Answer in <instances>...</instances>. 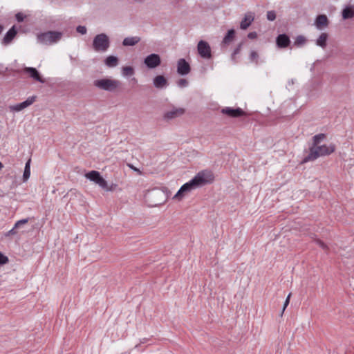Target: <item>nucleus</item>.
I'll list each match as a JSON object with an SVG mask.
<instances>
[{
  "mask_svg": "<svg viewBox=\"0 0 354 354\" xmlns=\"http://www.w3.org/2000/svg\"><path fill=\"white\" fill-rule=\"evenodd\" d=\"M335 150V145L334 144L324 145L317 147H311L309 149V153L304 158V162L313 161L319 157L328 156L333 153Z\"/></svg>",
  "mask_w": 354,
  "mask_h": 354,
  "instance_id": "f257e3e1",
  "label": "nucleus"
},
{
  "mask_svg": "<svg viewBox=\"0 0 354 354\" xmlns=\"http://www.w3.org/2000/svg\"><path fill=\"white\" fill-rule=\"evenodd\" d=\"M191 180L196 188L201 187L212 183L214 175L212 171L205 169L199 171Z\"/></svg>",
  "mask_w": 354,
  "mask_h": 354,
  "instance_id": "f03ea898",
  "label": "nucleus"
},
{
  "mask_svg": "<svg viewBox=\"0 0 354 354\" xmlns=\"http://www.w3.org/2000/svg\"><path fill=\"white\" fill-rule=\"evenodd\" d=\"M63 34L59 31H47L37 35V41L44 45H51L59 41Z\"/></svg>",
  "mask_w": 354,
  "mask_h": 354,
  "instance_id": "7ed1b4c3",
  "label": "nucleus"
},
{
  "mask_svg": "<svg viewBox=\"0 0 354 354\" xmlns=\"http://www.w3.org/2000/svg\"><path fill=\"white\" fill-rule=\"evenodd\" d=\"M92 46L96 52H106L110 47L109 37L105 33L97 35L93 38Z\"/></svg>",
  "mask_w": 354,
  "mask_h": 354,
  "instance_id": "20e7f679",
  "label": "nucleus"
},
{
  "mask_svg": "<svg viewBox=\"0 0 354 354\" xmlns=\"http://www.w3.org/2000/svg\"><path fill=\"white\" fill-rule=\"evenodd\" d=\"M120 84L121 83L119 80L108 78L97 80L93 82V85L97 88L109 92L115 91Z\"/></svg>",
  "mask_w": 354,
  "mask_h": 354,
  "instance_id": "39448f33",
  "label": "nucleus"
},
{
  "mask_svg": "<svg viewBox=\"0 0 354 354\" xmlns=\"http://www.w3.org/2000/svg\"><path fill=\"white\" fill-rule=\"evenodd\" d=\"M85 177L97 184L100 187H106V181L104 179L100 173L97 171H91L85 174Z\"/></svg>",
  "mask_w": 354,
  "mask_h": 354,
  "instance_id": "423d86ee",
  "label": "nucleus"
},
{
  "mask_svg": "<svg viewBox=\"0 0 354 354\" xmlns=\"http://www.w3.org/2000/svg\"><path fill=\"white\" fill-rule=\"evenodd\" d=\"M197 50L202 58L210 59L212 57L211 48L207 41L201 40L198 44Z\"/></svg>",
  "mask_w": 354,
  "mask_h": 354,
  "instance_id": "0eeeda50",
  "label": "nucleus"
},
{
  "mask_svg": "<svg viewBox=\"0 0 354 354\" xmlns=\"http://www.w3.org/2000/svg\"><path fill=\"white\" fill-rule=\"evenodd\" d=\"M35 100H36L35 96H31V97H28L26 100H25L24 102H23L21 103L17 104L15 105H10L8 106V109H9L10 111H11V112H19V111L24 110V109L28 107L31 104H32L35 102Z\"/></svg>",
  "mask_w": 354,
  "mask_h": 354,
  "instance_id": "6e6552de",
  "label": "nucleus"
},
{
  "mask_svg": "<svg viewBox=\"0 0 354 354\" xmlns=\"http://www.w3.org/2000/svg\"><path fill=\"white\" fill-rule=\"evenodd\" d=\"M144 64L149 68H155L161 64L160 57L159 55L156 53L150 54L145 58Z\"/></svg>",
  "mask_w": 354,
  "mask_h": 354,
  "instance_id": "1a4fd4ad",
  "label": "nucleus"
},
{
  "mask_svg": "<svg viewBox=\"0 0 354 354\" xmlns=\"http://www.w3.org/2000/svg\"><path fill=\"white\" fill-rule=\"evenodd\" d=\"M196 189L192 180L185 183L181 186L178 192L174 195V199H176L178 201H181L183 198L185 196V194L191 192L192 190Z\"/></svg>",
  "mask_w": 354,
  "mask_h": 354,
  "instance_id": "9d476101",
  "label": "nucleus"
},
{
  "mask_svg": "<svg viewBox=\"0 0 354 354\" xmlns=\"http://www.w3.org/2000/svg\"><path fill=\"white\" fill-rule=\"evenodd\" d=\"M221 113L230 118H240L246 115L241 108L225 107L221 109Z\"/></svg>",
  "mask_w": 354,
  "mask_h": 354,
  "instance_id": "9b49d317",
  "label": "nucleus"
},
{
  "mask_svg": "<svg viewBox=\"0 0 354 354\" xmlns=\"http://www.w3.org/2000/svg\"><path fill=\"white\" fill-rule=\"evenodd\" d=\"M23 73L28 74L29 77L34 79L35 80L40 82L44 83L45 80L41 77L39 71L33 67H25L23 71Z\"/></svg>",
  "mask_w": 354,
  "mask_h": 354,
  "instance_id": "f8f14e48",
  "label": "nucleus"
},
{
  "mask_svg": "<svg viewBox=\"0 0 354 354\" xmlns=\"http://www.w3.org/2000/svg\"><path fill=\"white\" fill-rule=\"evenodd\" d=\"M191 71L189 64L183 58L178 59L177 72L181 75H187Z\"/></svg>",
  "mask_w": 354,
  "mask_h": 354,
  "instance_id": "ddd939ff",
  "label": "nucleus"
},
{
  "mask_svg": "<svg viewBox=\"0 0 354 354\" xmlns=\"http://www.w3.org/2000/svg\"><path fill=\"white\" fill-rule=\"evenodd\" d=\"M185 112L183 108H174L172 110L167 111L164 114V118L166 120H171L183 115Z\"/></svg>",
  "mask_w": 354,
  "mask_h": 354,
  "instance_id": "4468645a",
  "label": "nucleus"
},
{
  "mask_svg": "<svg viewBox=\"0 0 354 354\" xmlns=\"http://www.w3.org/2000/svg\"><path fill=\"white\" fill-rule=\"evenodd\" d=\"M290 44V37L286 34H280L276 38V44L279 48H287Z\"/></svg>",
  "mask_w": 354,
  "mask_h": 354,
  "instance_id": "2eb2a0df",
  "label": "nucleus"
},
{
  "mask_svg": "<svg viewBox=\"0 0 354 354\" xmlns=\"http://www.w3.org/2000/svg\"><path fill=\"white\" fill-rule=\"evenodd\" d=\"M17 31L15 26H13L5 35L2 39V44L4 46H7L10 44L13 39L17 35Z\"/></svg>",
  "mask_w": 354,
  "mask_h": 354,
  "instance_id": "dca6fc26",
  "label": "nucleus"
},
{
  "mask_svg": "<svg viewBox=\"0 0 354 354\" xmlns=\"http://www.w3.org/2000/svg\"><path fill=\"white\" fill-rule=\"evenodd\" d=\"M235 38V30L234 29H230L227 31V34L223 39L221 46V48H225L227 46H229Z\"/></svg>",
  "mask_w": 354,
  "mask_h": 354,
  "instance_id": "f3484780",
  "label": "nucleus"
},
{
  "mask_svg": "<svg viewBox=\"0 0 354 354\" xmlns=\"http://www.w3.org/2000/svg\"><path fill=\"white\" fill-rule=\"evenodd\" d=\"M329 24V20L326 15H318L315 21V25L317 29H322L323 28H326Z\"/></svg>",
  "mask_w": 354,
  "mask_h": 354,
  "instance_id": "a211bd4d",
  "label": "nucleus"
},
{
  "mask_svg": "<svg viewBox=\"0 0 354 354\" xmlns=\"http://www.w3.org/2000/svg\"><path fill=\"white\" fill-rule=\"evenodd\" d=\"M167 84V80L163 75H157L153 79V85L157 88H162Z\"/></svg>",
  "mask_w": 354,
  "mask_h": 354,
  "instance_id": "6ab92c4d",
  "label": "nucleus"
},
{
  "mask_svg": "<svg viewBox=\"0 0 354 354\" xmlns=\"http://www.w3.org/2000/svg\"><path fill=\"white\" fill-rule=\"evenodd\" d=\"M254 21V16L252 13L246 14L240 24V28L243 30L247 29Z\"/></svg>",
  "mask_w": 354,
  "mask_h": 354,
  "instance_id": "aec40b11",
  "label": "nucleus"
},
{
  "mask_svg": "<svg viewBox=\"0 0 354 354\" xmlns=\"http://www.w3.org/2000/svg\"><path fill=\"white\" fill-rule=\"evenodd\" d=\"M342 16L344 20L352 19L354 17V6H346L342 10Z\"/></svg>",
  "mask_w": 354,
  "mask_h": 354,
  "instance_id": "412c9836",
  "label": "nucleus"
},
{
  "mask_svg": "<svg viewBox=\"0 0 354 354\" xmlns=\"http://www.w3.org/2000/svg\"><path fill=\"white\" fill-rule=\"evenodd\" d=\"M140 41L139 37H128L123 39L122 45L124 46H133L137 44Z\"/></svg>",
  "mask_w": 354,
  "mask_h": 354,
  "instance_id": "4be33fe9",
  "label": "nucleus"
},
{
  "mask_svg": "<svg viewBox=\"0 0 354 354\" xmlns=\"http://www.w3.org/2000/svg\"><path fill=\"white\" fill-rule=\"evenodd\" d=\"M104 63L108 67H115L118 64V59L115 56L110 55L105 59Z\"/></svg>",
  "mask_w": 354,
  "mask_h": 354,
  "instance_id": "5701e85b",
  "label": "nucleus"
},
{
  "mask_svg": "<svg viewBox=\"0 0 354 354\" xmlns=\"http://www.w3.org/2000/svg\"><path fill=\"white\" fill-rule=\"evenodd\" d=\"M328 39V34L326 32L322 33L316 40V44L323 48L326 46V41Z\"/></svg>",
  "mask_w": 354,
  "mask_h": 354,
  "instance_id": "b1692460",
  "label": "nucleus"
},
{
  "mask_svg": "<svg viewBox=\"0 0 354 354\" xmlns=\"http://www.w3.org/2000/svg\"><path fill=\"white\" fill-rule=\"evenodd\" d=\"M30 162L31 159L29 158L25 165L24 171L23 174V180L24 182L26 181L30 176Z\"/></svg>",
  "mask_w": 354,
  "mask_h": 354,
  "instance_id": "393cba45",
  "label": "nucleus"
},
{
  "mask_svg": "<svg viewBox=\"0 0 354 354\" xmlns=\"http://www.w3.org/2000/svg\"><path fill=\"white\" fill-rule=\"evenodd\" d=\"M325 137H326V136L324 133H319V134H317V135L314 136L313 138V144L312 147H318V144L323 139H324Z\"/></svg>",
  "mask_w": 354,
  "mask_h": 354,
  "instance_id": "a878e982",
  "label": "nucleus"
},
{
  "mask_svg": "<svg viewBox=\"0 0 354 354\" xmlns=\"http://www.w3.org/2000/svg\"><path fill=\"white\" fill-rule=\"evenodd\" d=\"M134 74V69L131 66H124L122 68V75L124 76H132Z\"/></svg>",
  "mask_w": 354,
  "mask_h": 354,
  "instance_id": "bb28decb",
  "label": "nucleus"
},
{
  "mask_svg": "<svg viewBox=\"0 0 354 354\" xmlns=\"http://www.w3.org/2000/svg\"><path fill=\"white\" fill-rule=\"evenodd\" d=\"M306 42V39L303 35H299L296 37L294 44L297 46H300Z\"/></svg>",
  "mask_w": 354,
  "mask_h": 354,
  "instance_id": "cd10ccee",
  "label": "nucleus"
},
{
  "mask_svg": "<svg viewBox=\"0 0 354 354\" xmlns=\"http://www.w3.org/2000/svg\"><path fill=\"white\" fill-rule=\"evenodd\" d=\"M258 58H259V55L258 53L256 52V51H251L250 54V61L251 62H255L256 64H258Z\"/></svg>",
  "mask_w": 354,
  "mask_h": 354,
  "instance_id": "c85d7f7f",
  "label": "nucleus"
},
{
  "mask_svg": "<svg viewBox=\"0 0 354 354\" xmlns=\"http://www.w3.org/2000/svg\"><path fill=\"white\" fill-rule=\"evenodd\" d=\"M266 17L268 21H274L276 19V13L274 10H270L267 12Z\"/></svg>",
  "mask_w": 354,
  "mask_h": 354,
  "instance_id": "c756f323",
  "label": "nucleus"
},
{
  "mask_svg": "<svg viewBox=\"0 0 354 354\" xmlns=\"http://www.w3.org/2000/svg\"><path fill=\"white\" fill-rule=\"evenodd\" d=\"M117 187H118V185L115 183H112L111 185H109L108 183H106V187H102V188L106 192H113V191L115 190Z\"/></svg>",
  "mask_w": 354,
  "mask_h": 354,
  "instance_id": "7c9ffc66",
  "label": "nucleus"
},
{
  "mask_svg": "<svg viewBox=\"0 0 354 354\" xmlns=\"http://www.w3.org/2000/svg\"><path fill=\"white\" fill-rule=\"evenodd\" d=\"M177 84L178 86L183 88V87H186L188 85V82L185 79H180L177 82Z\"/></svg>",
  "mask_w": 354,
  "mask_h": 354,
  "instance_id": "2f4dec72",
  "label": "nucleus"
},
{
  "mask_svg": "<svg viewBox=\"0 0 354 354\" xmlns=\"http://www.w3.org/2000/svg\"><path fill=\"white\" fill-rule=\"evenodd\" d=\"M315 241L317 243V244L319 245V247H321L323 250H328V246L320 239H315Z\"/></svg>",
  "mask_w": 354,
  "mask_h": 354,
  "instance_id": "473e14b6",
  "label": "nucleus"
},
{
  "mask_svg": "<svg viewBox=\"0 0 354 354\" xmlns=\"http://www.w3.org/2000/svg\"><path fill=\"white\" fill-rule=\"evenodd\" d=\"M76 30L77 32L82 34V35H85L86 33V28L84 26H78L77 28H76Z\"/></svg>",
  "mask_w": 354,
  "mask_h": 354,
  "instance_id": "72a5a7b5",
  "label": "nucleus"
},
{
  "mask_svg": "<svg viewBox=\"0 0 354 354\" xmlns=\"http://www.w3.org/2000/svg\"><path fill=\"white\" fill-rule=\"evenodd\" d=\"M8 262V258L0 252V265L6 264Z\"/></svg>",
  "mask_w": 354,
  "mask_h": 354,
  "instance_id": "f704fd0d",
  "label": "nucleus"
},
{
  "mask_svg": "<svg viewBox=\"0 0 354 354\" xmlns=\"http://www.w3.org/2000/svg\"><path fill=\"white\" fill-rule=\"evenodd\" d=\"M24 15L21 12H18L15 15L16 20L18 22H22L24 19Z\"/></svg>",
  "mask_w": 354,
  "mask_h": 354,
  "instance_id": "c9c22d12",
  "label": "nucleus"
},
{
  "mask_svg": "<svg viewBox=\"0 0 354 354\" xmlns=\"http://www.w3.org/2000/svg\"><path fill=\"white\" fill-rule=\"evenodd\" d=\"M290 296H291V293H290V294L288 295V297H287V298H286V301H285V302H284L282 312H281V315L283 313V312H284V310H285L286 308V307L288 306V305L289 304Z\"/></svg>",
  "mask_w": 354,
  "mask_h": 354,
  "instance_id": "e433bc0d",
  "label": "nucleus"
},
{
  "mask_svg": "<svg viewBox=\"0 0 354 354\" xmlns=\"http://www.w3.org/2000/svg\"><path fill=\"white\" fill-rule=\"evenodd\" d=\"M150 194L152 196H159V195L163 196L164 195V194L158 189H155L152 190Z\"/></svg>",
  "mask_w": 354,
  "mask_h": 354,
  "instance_id": "4c0bfd02",
  "label": "nucleus"
},
{
  "mask_svg": "<svg viewBox=\"0 0 354 354\" xmlns=\"http://www.w3.org/2000/svg\"><path fill=\"white\" fill-rule=\"evenodd\" d=\"M17 234L16 229L13 227L10 230H9L8 232L6 233L5 236H8L11 235H15Z\"/></svg>",
  "mask_w": 354,
  "mask_h": 354,
  "instance_id": "58836bf2",
  "label": "nucleus"
},
{
  "mask_svg": "<svg viewBox=\"0 0 354 354\" xmlns=\"http://www.w3.org/2000/svg\"><path fill=\"white\" fill-rule=\"evenodd\" d=\"M248 37L250 39H254L257 37V33L256 32H250L248 35Z\"/></svg>",
  "mask_w": 354,
  "mask_h": 354,
  "instance_id": "ea45409f",
  "label": "nucleus"
},
{
  "mask_svg": "<svg viewBox=\"0 0 354 354\" xmlns=\"http://www.w3.org/2000/svg\"><path fill=\"white\" fill-rule=\"evenodd\" d=\"M241 48H242V43H240L236 47V48L234 50L233 53L234 54H239L241 50Z\"/></svg>",
  "mask_w": 354,
  "mask_h": 354,
  "instance_id": "a19ab883",
  "label": "nucleus"
},
{
  "mask_svg": "<svg viewBox=\"0 0 354 354\" xmlns=\"http://www.w3.org/2000/svg\"><path fill=\"white\" fill-rule=\"evenodd\" d=\"M28 221H29V218H24V219L19 220V222L21 225H23V224H26V223H27L28 222Z\"/></svg>",
  "mask_w": 354,
  "mask_h": 354,
  "instance_id": "79ce46f5",
  "label": "nucleus"
},
{
  "mask_svg": "<svg viewBox=\"0 0 354 354\" xmlns=\"http://www.w3.org/2000/svg\"><path fill=\"white\" fill-rule=\"evenodd\" d=\"M236 54H234V53H232V55H231V59L234 62V63H236Z\"/></svg>",
  "mask_w": 354,
  "mask_h": 354,
  "instance_id": "37998d69",
  "label": "nucleus"
},
{
  "mask_svg": "<svg viewBox=\"0 0 354 354\" xmlns=\"http://www.w3.org/2000/svg\"><path fill=\"white\" fill-rule=\"evenodd\" d=\"M21 223L19 222V221H18L15 224L14 227H15V229H17V228L20 227H21Z\"/></svg>",
  "mask_w": 354,
  "mask_h": 354,
  "instance_id": "c03bdc74",
  "label": "nucleus"
},
{
  "mask_svg": "<svg viewBox=\"0 0 354 354\" xmlns=\"http://www.w3.org/2000/svg\"><path fill=\"white\" fill-rule=\"evenodd\" d=\"M129 167H130L132 169H133L134 171H136L138 172L139 174H141V171H140L138 169H137L136 167H133V166H132V165H130Z\"/></svg>",
  "mask_w": 354,
  "mask_h": 354,
  "instance_id": "a18cd8bd",
  "label": "nucleus"
},
{
  "mask_svg": "<svg viewBox=\"0 0 354 354\" xmlns=\"http://www.w3.org/2000/svg\"><path fill=\"white\" fill-rule=\"evenodd\" d=\"M163 202H164V201H162H162H159L158 203H155V204H154V205H158V204H162Z\"/></svg>",
  "mask_w": 354,
  "mask_h": 354,
  "instance_id": "49530a36",
  "label": "nucleus"
},
{
  "mask_svg": "<svg viewBox=\"0 0 354 354\" xmlns=\"http://www.w3.org/2000/svg\"><path fill=\"white\" fill-rule=\"evenodd\" d=\"M3 167V164L0 162V169H1Z\"/></svg>",
  "mask_w": 354,
  "mask_h": 354,
  "instance_id": "de8ad7c7",
  "label": "nucleus"
}]
</instances>
